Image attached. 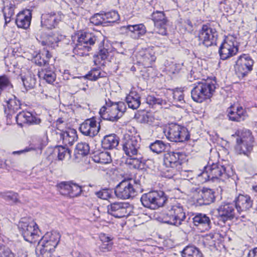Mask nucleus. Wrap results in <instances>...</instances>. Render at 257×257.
I'll return each mask as SVG.
<instances>
[{
    "instance_id": "nucleus-1",
    "label": "nucleus",
    "mask_w": 257,
    "mask_h": 257,
    "mask_svg": "<svg viewBox=\"0 0 257 257\" xmlns=\"http://www.w3.org/2000/svg\"><path fill=\"white\" fill-rule=\"evenodd\" d=\"M182 153L170 152L164 155L163 164L161 169L162 175L165 178H172L182 169Z\"/></svg>"
},
{
    "instance_id": "nucleus-2",
    "label": "nucleus",
    "mask_w": 257,
    "mask_h": 257,
    "mask_svg": "<svg viewBox=\"0 0 257 257\" xmlns=\"http://www.w3.org/2000/svg\"><path fill=\"white\" fill-rule=\"evenodd\" d=\"M61 235L57 231L48 232L39 241L36 252L46 257H50L58 244Z\"/></svg>"
},
{
    "instance_id": "nucleus-3",
    "label": "nucleus",
    "mask_w": 257,
    "mask_h": 257,
    "mask_svg": "<svg viewBox=\"0 0 257 257\" xmlns=\"http://www.w3.org/2000/svg\"><path fill=\"white\" fill-rule=\"evenodd\" d=\"M142 188L139 180L133 179L124 180L116 187L114 193L116 196L121 199H127L136 196Z\"/></svg>"
},
{
    "instance_id": "nucleus-4",
    "label": "nucleus",
    "mask_w": 257,
    "mask_h": 257,
    "mask_svg": "<svg viewBox=\"0 0 257 257\" xmlns=\"http://www.w3.org/2000/svg\"><path fill=\"white\" fill-rule=\"evenodd\" d=\"M215 88V83L211 80L198 81L194 84L191 97L194 101L202 102L212 96Z\"/></svg>"
},
{
    "instance_id": "nucleus-5",
    "label": "nucleus",
    "mask_w": 257,
    "mask_h": 257,
    "mask_svg": "<svg viewBox=\"0 0 257 257\" xmlns=\"http://www.w3.org/2000/svg\"><path fill=\"white\" fill-rule=\"evenodd\" d=\"M233 175V171L229 166L225 167L219 163H212L204 167L201 176L205 181L215 179L224 180Z\"/></svg>"
},
{
    "instance_id": "nucleus-6",
    "label": "nucleus",
    "mask_w": 257,
    "mask_h": 257,
    "mask_svg": "<svg viewBox=\"0 0 257 257\" xmlns=\"http://www.w3.org/2000/svg\"><path fill=\"white\" fill-rule=\"evenodd\" d=\"M125 110L126 106L123 102L113 103L108 99L106 100L105 105L100 108L99 114L104 119L115 121L122 116Z\"/></svg>"
},
{
    "instance_id": "nucleus-7",
    "label": "nucleus",
    "mask_w": 257,
    "mask_h": 257,
    "mask_svg": "<svg viewBox=\"0 0 257 257\" xmlns=\"http://www.w3.org/2000/svg\"><path fill=\"white\" fill-rule=\"evenodd\" d=\"M237 136L235 150L239 154L248 156L252 151L254 138L250 130L246 128L238 130L235 134Z\"/></svg>"
},
{
    "instance_id": "nucleus-8",
    "label": "nucleus",
    "mask_w": 257,
    "mask_h": 257,
    "mask_svg": "<svg viewBox=\"0 0 257 257\" xmlns=\"http://www.w3.org/2000/svg\"><path fill=\"white\" fill-rule=\"evenodd\" d=\"M167 199L163 191H153L144 194L141 201L143 205L151 209H157L162 207Z\"/></svg>"
},
{
    "instance_id": "nucleus-9",
    "label": "nucleus",
    "mask_w": 257,
    "mask_h": 257,
    "mask_svg": "<svg viewBox=\"0 0 257 257\" xmlns=\"http://www.w3.org/2000/svg\"><path fill=\"white\" fill-rule=\"evenodd\" d=\"M18 228L25 240L28 242H35L38 237V225L31 218H22L19 222Z\"/></svg>"
},
{
    "instance_id": "nucleus-10",
    "label": "nucleus",
    "mask_w": 257,
    "mask_h": 257,
    "mask_svg": "<svg viewBox=\"0 0 257 257\" xmlns=\"http://www.w3.org/2000/svg\"><path fill=\"white\" fill-rule=\"evenodd\" d=\"M162 216L165 223L177 226L180 225L186 218L185 213L180 204L172 206L170 209L163 213Z\"/></svg>"
},
{
    "instance_id": "nucleus-11",
    "label": "nucleus",
    "mask_w": 257,
    "mask_h": 257,
    "mask_svg": "<svg viewBox=\"0 0 257 257\" xmlns=\"http://www.w3.org/2000/svg\"><path fill=\"white\" fill-rule=\"evenodd\" d=\"M96 40V37L90 33H81L78 36L73 52L76 55L83 56L85 52L91 50V46L95 44Z\"/></svg>"
},
{
    "instance_id": "nucleus-12",
    "label": "nucleus",
    "mask_w": 257,
    "mask_h": 257,
    "mask_svg": "<svg viewBox=\"0 0 257 257\" xmlns=\"http://www.w3.org/2000/svg\"><path fill=\"white\" fill-rule=\"evenodd\" d=\"M197 37L199 45L208 47L216 45L218 33L210 25H203L198 31Z\"/></svg>"
},
{
    "instance_id": "nucleus-13",
    "label": "nucleus",
    "mask_w": 257,
    "mask_h": 257,
    "mask_svg": "<svg viewBox=\"0 0 257 257\" xmlns=\"http://www.w3.org/2000/svg\"><path fill=\"white\" fill-rule=\"evenodd\" d=\"M141 138L139 135L125 134L123 139L122 148L125 155L129 157L141 153Z\"/></svg>"
},
{
    "instance_id": "nucleus-14",
    "label": "nucleus",
    "mask_w": 257,
    "mask_h": 257,
    "mask_svg": "<svg viewBox=\"0 0 257 257\" xmlns=\"http://www.w3.org/2000/svg\"><path fill=\"white\" fill-rule=\"evenodd\" d=\"M164 133L171 142H183L189 140L190 137L186 127L176 123L170 124Z\"/></svg>"
},
{
    "instance_id": "nucleus-15",
    "label": "nucleus",
    "mask_w": 257,
    "mask_h": 257,
    "mask_svg": "<svg viewBox=\"0 0 257 257\" xmlns=\"http://www.w3.org/2000/svg\"><path fill=\"white\" fill-rule=\"evenodd\" d=\"M238 51V45L235 38L227 36L219 49L221 59L225 60L235 55Z\"/></svg>"
},
{
    "instance_id": "nucleus-16",
    "label": "nucleus",
    "mask_w": 257,
    "mask_h": 257,
    "mask_svg": "<svg viewBox=\"0 0 257 257\" xmlns=\"http://www.w3.org/2000/svg\"><path fill=\"white\" fill-rule=\"evenodd\" d=\"M254 61L246 54L240 56L236 61L234 69L239 77H243L252 69Z\"/></svg>"
},
{
    "instance_id": "nucleus-17",
    "label": "nucleus",
    "mask_w": 257,
    "mask_h": 257,
    "mask_svg": "<svg viewBox=\"0 0 257 257\" xmlns=\"http://www.w3.org/2000/svg\"><path fill=\"white\" fill-rule=\"evenodd\" d=\"M57 189L64 196L73 198L79 196L82 192L81 187L72 181L61 182L57 184Z\"/></svg>"
},
{
    "instance_id": "nucleus-18",
    "label": "nucleus",
    "mask_w": 257,
    "mask_h": 257,
    "mask_svg": "<svg viewBox=\"0 0 257 257\" xmlns=\"http://www.w3.org/2000/svg\"><path fill=\"white\" fill-rule=\"evenodd\" d=\"M234 202L237 213L239 214H242L241 217H244L245 213L252 208L253 205V200L248 195L239 194Z\"/></svg>"
},
{
    "instance_id": "nucleus-19",
    "label": "nucleus",
    "mask_w": 257,
    "mask_h": 257,
    "mask_svg": "<svg viewBox=\"0 0 257 257\" xmlns=\"http://www.w3.org/2000/svg\"><path fill=\"white\" fill-rule=\"evenodd\" d=\"M136 58L139 63L145 67H150L155 61V52L152 48H142L136 54Z\"/></svg>"
},
{
    "instance_id": "nucleus-20",
    "label": "nucleus",
    "mask_w": 257,
    "mask_h": 257,
    "mask_svg": "<svg viewBox=\"0 0 257 257\" xmlns=\"http://www.w3.org/2000/svg\"><path fill=\"white\" fill-rule=\"evenodd\" d=\"M217 218L225 223L236 217L234 205L230 203L221 204L217 209Z\"/></svg>"
},
{
    "instance_id": "nucleus-21",
    "label": "nucleus",
    "mask_w": 257,
    "mask_h": 257,
    "mask_svg": "<svg viewBox=\"0 0 257 257\" xmlns=\"http://www.w3.org/2000/svg\"><path fill=\"white\" fill-rule=\"evenodd\" d=\"M131 207L124 202H115L107 206L108 213L116 218H122L130 214Z\"/></svg>"
},
{
    "instance_id": "nucleus-22",
    "label": "nucleus",
    "mask_w": 257,
    "mask_h": 257,
    "mask_svg": "<svg viewBox=\"0 0 257 257\" xmlns=\"http://www.w3.org/2000/svg\"><path fill=\"white\" fill-rule=\"evenodd\" d=\"M64 18V15L61 12L43 15L41 17V25L47 29H52L55 28Z\"/></svg>"
},
{
    "instance_id": "nucleus-23",
    "label": "nucleus",
    "mask_w": 257,
    "mask_h": 257,
    "mask_svg": "<svg viewBox=\"0 0 257 257\" xmlns=\"http://www.w3.org/2000/svg\"><path fill=\"white\" fill-rule=\"evenodd\" d=\"M99 130L100 125H97V121L94 117L87 119L79 127V130L83 135L90 138L96 136Z\"/></svg>"
},
{
    "instance_id": "nucleus-24",
    "label": "nucleus",
    "mask_w": 257,
    "mask_h": 257,
    "mask_svg": "<svg viewBox=\"0 0 257 257\" xmlns=\"http://www.w3.org/2000/svg\"><path fill=\"white\" fill-rule=\"evenodd\" d=\"M152 19L154 23L156 33L166 35L167 19L163 12L156 11L152 14Z\"/></svg>"
},
{
    "instance_id": "nucleus-25",
    "label": "nucleus",
    "mask_w": 257,
    "mask_h": 257,
    "mask_svg": "<svg viewBox=\"0 0 257 257\" xmlns=\"http://www.w3.org/2000/svg\"><path fill=\"white\" fill-rule=\"evenodd\" d=\"M195 191L198 193V197L196 200L199 205H209L215 200L214 192L211 189L207 188H197L195 189Z\"/></svg>"
},
{
    "instance_id": "nucleus-26",
    "label": "nucleus",
    "mask_w": 257,
    "mask_h": 257,
    "mask_svg": "<svg viewBox=\"0 0 257 257\" xmlns=\"http://www.w3.org/2000/svg\"><path fill=\"white\" fill-rule=\"evenodd\" d=\"M192 219L194 225L201 232L208 231L211 228V219L206 214L197 213L195 214Z\"/></svg>"
},
{
    "instance_id": "nucleus-27",
    "label": "nucleus",
    "mask_w": 257,
    "mask_h": 257,
    "mask_svg": "<svg viewBox=\"0 0 257 257\" xmlns=\"http://www.w3.org/2000/svg\"><path fill=\"white\" fill-rule=\"evenodd\" d=\"M38 75L40 79L49 84L53 83L56 78L55 68L52 65L43 66L39 70Z\"/></svg>"
},
{
    "instance_id": "nucleus-28",
    "label": "nucleus",
    "mask_w": 257,
    "mask_h": 257,
    "mask_svg": "<svg viewBox=\"0 0 257 257\" xmlns=\"http://www.w3.org/2000/svg\"><path fill=\"white\" fill-rule=\"evenodd\" d=\"M229 120L234 121H241L247 116L246 111L241 106H231L227 109Z\"/></svg>"
},
{
    "instance_id": "nucleus-29",
    "label": "nucleus",
    "mask_w": 257,
    "mask_h": 257,
    "mask_svg": "<svg viewBox=\"0 0 257 257\" xmlns=\"http://www.w3.org/2000/svg\"><path fill=\"white\" fill-rule=\"evenodd\" d=\"M31 19V11L30 10H26L17 15L16 24L18 27L26 29L30 25Z\"/></svg>"
},
{
    "instance_id": "nucleus-30",
    "label": "nucleus",
    "mask_w": 257,
    "mask_h": 257,
    "mask_svg": "<svg viewBox=\"0 0 257 257\" xmlns=\"http://www.w3.org/2000/svg\"><path fill=\"white\" fill-rule=\"evenodd\" d=\"M60 138L63 144L67 146H71L77 139V132L74 129L69 128L60 133Z\"/></svg>"
},
{
    "instance_id": "nucleus-31",
    "label": "nucleus",
    "mask_w": 257,
    "mask_h": 257,
    "mask_svg": "<svg viewBox=\"0 0 257 257\" xmlns=\"http://www.w3.org/2000/svg\"><path fill=\"white\" fill-rule=\"evenodd\" d=\"M51 57L52 55L49 51L44 49L41 52L36 54L33 57L32 61L39 66H49L47 64Z\"/></svg>"
},
{
    "instance_id": "nucleus-32",
    "label": "nucleus",
    "mask_w": 257,
    "mask_h": 257,
    "mask_svg": "<svg viewBox=\"0 0 257 257\" xmlns=\"http://www.w3.org/2000/svg\"><path fill=\"white\" fill-rule=\"evenodd\" d=\"M5 102L6 104L5 106L7 107L5 111H9L10 114L15 113L21 108V103L15 95H12L9 98H6Z\"/></svg>"
},
{
    "instance_id": "nucleus-33",
    "label": "nucleus",
    "mask_w": 257,
    "mask_h": 257,
    "mask_svg": "<svg viewBox=\"0 0 257 257\" xmlns=\"http://www.w3.org/2000/svg\"><path fill=\"white\" fill-rule=\"evenodd\" d=\"M126 30L130 33L131 36L135 39H139L146 32V27L143 24L127 25Z\"/></svg>"
},
{
    "instance_id": "nucleus-34",
    "label": "nucleus",
    "mask_w": 257,
    "mask_h": 257,
    "mask_svg": "<svg viewBox=\"0 0 257 257\" xmlns=\"http://www.w3.org/2000/svg\"><path fill=\"white\" fill-rule=\"evenodd\" d=\"M140 95L136 91L132 90L125 97V101L129 108L136 109L141 104Z\"/></svg>"
},
{
    "instance_id": "nucleus-35",
    "label": "nucleus",
    "mask_w": 257,
    "mask_h": 257,
    "mask_svg": "<svg viewBox=\"0 0 257 257\" xmlns=\"http://www.w3.org/2000/svg\"><path fill=\"white\" fill-rule=\"evenodd\" d=\"M119 144V139L115 134L105 136L102 141V146L106 150L115 148Z\"/></svg>"
},
{
    "instance_id": "nucleus-36",
    "label": "nucleus",
    "mask_w": 257,
    "mask_h": 257,
    "mask_svg": "<svg viewBox=\"0 0 257 257\" xmlns=\"http://www.w3.org/2000/svg\"><path fill=\"white\" fill-rule=\"evenodd\" d=\"M64 38L62 35H59L57 33H53L52 35H49L47 36L45 40L41 41V44L43 46H48L52 48H55L57 46V43Z\"/></svg>"
},
{
    "instance_id": "nucleus-37",
    "label": "nucleus",
    "mask_w": 257,
    "mask_h": 257,
    "mask_svg": "<svg viewBox=\"0 0 257 257\" xmlns=\"http://www.w3.org/2000/svg\"><path fill=\"white\" fill-rule=\"evenodd\" d=\"M145 159H144L140 153L138 155H135V156L130 157L127 159L126 162L127 164L132 167L137 169H143L144 168L145 164Z\"/></svg>"
},
{
    "instance_id": "nucleus-38",
    "label": "nucleus",
    "mask_w": 257,
    "mask_h": 257,
    "mask_svg": "<svg viewBox=\"0 0 257 257\" xmlns=\"http://www.w3.org/2000/svg\"><path fill=\"white\" fill-rule=\"evenodd\" d=\"M101 244L99 246V248L103 252H107L111 250L113 243L112 242V238L107 236L104 233H101L99 236Z\"/></svg>"
},
{
    "instance_id": "nucleus-39",
    "label": "nucleus",
    "mask_w": 257,
    "mask_h": 257,
    "mask_svg": "<svg viewBox=\"0 0 257 257\" xmlns=\"http://www.w3.org/2000/svg\"><path fill=\"white\" fill-rule=\"evenodd\" d=\"M17 123L22 125L25 123H31L34 119V116L28 111H22L19 112L16 117Z\"/></svg>"
},
{
    "instance_id": "nucleus-40",
    "label": "nucleus",
    "mask_w": 257,
    "mask_h": 257,
    "mask_svg": "<svg viewBox=\"0 0 257 257\" xmlns=\"http://www.w3.org/2000/svg\"><path fill=\"white\" fill-rule=\"evenodd\" d=\"M182 257H203L198 248L193 246H186L182 251Z\"/></svg>"
},
{
    "instance_id": "nucleus-41",
    "label": "nucleus",
    "mask_w": 257,
    "mask_h": 257,
    "mask_svg": "<svg viewBox=\"0 0 257 257\" xmlns=\"http://www.w3.org/2000/svg\"><path fill=\"white\" fill-rule=\"evenodd\" d=\"M106 76V73L102 71L100 68H94L88 72L85 77L91 81H96L99 78L104 77Z\"/></svg>"
},
{
    "instance_id": "nucleus-42",
    "label": "nucleus",
    "mask_w": 257,
    "mask_h": 257,
    "mask_svg": "<svg viewBox=\"0 0 257 257\" xmlns=\"http://www.w3.org/2000/svg\"><path fill=\"white\" fill-rule=\"evenodd\" d=\"M54 152L57 153V157L59 160H63L65 158H71V152L68 149L62 146L56 147Z\"/></svg>"
},
{
    "instance_id": "nucleus-43",
    "label": "nucleus",
    "mask_w": 257,
    "mask_h": 257,
    "mask_svg": "<svg viewBox=\"0 0 257 257\" xmlns=\"http://www.w3.org/2000/svg\"><path fill=\"white\" fill-rule=\"evenodd\" d=\"M167 147V144H165L161 140H157L150 145L151 151L157 154H160L164 152Z\"/></svg>"
},
{
    "instance_id": "nucleus-44",
    "label": "nucleus",
    "mask_w": 257,
    "mask_h": 257,
    "mask_svg": "<svg viewBox=\"0 0 257 257\" xmlns=\"http://www.w3.org/2000/svg\"><path fill=\"white\" fill-rule=\"evenodd\" d=\"M94 161L95 162L107 164L111 162V158L110 153L107 151L100 152L97 155L94 156Z\"/></svg>"
},
{
    "instance_id": "nucleus-45",
    "label": "nucleus",
    "mask_w": 257,
    "mask_h": 257,
    "mask_svg": "<svg viewBox=\"0 0 257 257\" xmlns=\"http://www.w3.org/2000/svg\"><path fill=\"white\" fill-rule=\"evenodd\" d=\"M146 103L150 106L154 107L156 106H161L166 104V101L161 98H157L153 95H148L146 99Z\"/></svg>"
},
{
    "instance_id": "nucleus-46",
    "label": "nucleus",
    "mask_w": 257,
    "mask_h": 257,
    "mask_svg": "<svg viewBox=\"0 0 257 257\" xmlns=\"http://www.w3.org/2000/svg\"><path fill=\"white\" fill-rule=\"evenodd\" d=\"M13 87L10 78L6 75H3L0 76V90L1 91L4 89H10Z\"/></svg>"
},
{
    "instance_id": "nucleus-47",
    "label": "nucleus",
    "mask_w": 257,
    "mask_h": 257,
    "mask_svg": "<svg viewBox=\"0 0 257 257\" xmlns=\"http://www.w3.org/2000/svg\"><path fill=\"white\" fill-rule=\"evenodd\" d=\"M14 9L15 6L12 4L4 7L3 13L6 24L10 22L11 18L14 15Z\"/></svg>"
},
{
    "instance_id": "nucleus-48",
    "label": "nucleus",
    "mask_w": 257,
    "mask_h": 257,
    "mask_svg": "<svg viewBox=\"0 0 257 257\" xmlns=\"http://www.w3.org/2000/svg\"><path fill=\"white\" fill-rule=\"evenodd\" d=\"M103 15L105 19V23H114L119 20V15L116 11H110L107 13L103 12Z\"/></svg>"
},
{
    "instance_id": "nucleus-49",
    "label": "nucleus",
    "mask_w": 257,
    "mask_h": 257,
    "mask_svg": "<svg viewBox=\"0 0 257 257\" xmlns=\"http://www.w3.org/2000/svg\"><path fill=\"white\" fill-rule=\"evenodd\" d=\"M21 78L26 89L32 88L35 85L36 79L31 75L21 76Z\"/></svg>"
},
{
    "instance_id": "nucleus-50",
    "label": "nucleus",
    "mask_w": 257,
    "mask_h": 257,
    "mask_svg": "<svg viewBox=\"0 0 257 257\" xmlns=\"http://www.w3.org/2000/svg\"><path fill=\"white\" fill-rule=\"evenodd\" d=\"M1 195L3 198L10 203H16L18 201V194L13 192L2 193Z\"/></svg>"
},
{
    "instance_id": "nucleus-51",
    "label": "nucleus",
    "mask_w": 257,
    "mask_h": 257,
    "mask_svg": "<svg viewBox=\"0 0 257 257\" xmlns=\"http://www.w3.org/2000/svg\"><path fill=\"white\" fill-rule=\"evenodd\" d=\"M76 151L77 153L82 156L87 155L90 150V147L89 145L86 143H79L76 146Z\"/></svg>"
},
{
    "instance_id": "nucleus-52",
    "label": "nucleus",
    "mask_w": 257,
    "mask_h": 257,
    "mask_svg": "<svg viewBox=\"0 0 257 257\" xmlns=\"http://www.w3.org/2000/svg\"><path fill=\"white\" fill-rule=\"evenodd\" d=\"M90 22L94 25L98 26L105 23V19L103 15V12L94 14L90 18Z\"/></svg>"
},
{
    "instance_id": "nucleus-53",
    "label": "nucleus",
    "mask_w": 257,
    "mask_h": 257,
    "mask_svg": "<svg viewBox=\"0 0 257 257\" xmlns=\"http://www.w3.org/2000/svg\"><path fill=\"white\" fill-rule=\"evenodd\" d=\"M95 194L98 198L104 200H107L111 197L110 191L106 189L96 192Z\"/></svg>"
},
{
    "instance_id": "nucleus-54",
    "label": "nucleus",
    "mask_w": 257,
    "mask_h": 257,
    "mask_svg": "<svg viewBox=\"0 0 257 257\" xmlns=\"http://www.w3.org/2000/svg\"><path fill=\"white\" fill-rule=\"evenodd\" d=\"M108 55V52L107 49L104 48H99L98 53L97 55L98 58H100L102 60H105L106 59Z\"/></svg>"
},
{
    "instance_id": "nucleus-55",
    "label": "nucleus",
    "mask_w": 257,
    "mask_h": 257,
    "mask_svg": "<svg viewBox=\"0 0 257 257\" xmlns=\"http://www.w3.org/2000/svg\"><path fill=\"white\" fill-rule=\"evenodd\" d=\"M182 65L181 63H173L170 67L169 71L172 73H178L182 69Z\"/></svg>"
},
{
    "instance_id": "nucleus-56",
    "label": "nucleus",
    "mask_w": 257,
    "mask_h": 257,
    "mask_svg": "<svg viewBox=\"0 0 257 257\" xmlns=\"http://www.w3.org/2000/svg\"><path fill=\"white\" fill-rule=\"evenodd\" d=\"M43 146L42 144H40L38 146H37L35 148H34L33 149L34 150H41L43 149ZM32 149H33L32 148H28V149H25L24 150H20V151H14V152H13V154H14V155H16V154L20 155V154H21L22 153L29 152V151H31Z\"/></svg>"
},
{
    "instance_id": "nucleus-57",
    "label": "nucleus",
    "mask_w": 257,
    "mask_h": 257,
    "mask_svg": "<svg viewBox=\"0 0 257 257\" xmlns=\"http://www.w3.org/2000/svg\"><path fill=\"white\" fill-rule=\"evenodd\" d=\"M173 97L174 99L181 102L184 99V95L182 91L176 90L173 93Z\"/></svg>"
},
{
    "instance_id": "nucleus-58",
    "label": "nucleus",
    "mask_w": 257,
    "mask_h": 257,
    "mask_svg": "<svg viewBox=\"0 0 257 257\" xmlns=\"http://www.w3.org/2000/svg\"><path fill=\"white\" fill-rule=\"evenodd\" d=\"M143 120L144 122L151 124L155 120V118L152 114H147L143 116Z\"/></svg>"
},
{
    "instance_id": "nucleus-59",
    "label": "nucleus",
    "mask_w": 257,
    "mask_h": 257,
    "mask_svg": "<svg viewBox=\"0 0 257 257\" xmlns=\"http://www.w3.org/2000/svg\"><path fill=\"white\" fill-rule=\"evenodd\" d=\"M184 27L185 30L189 33L193 31V24L190 20H187L184 22Z\"/></svg>"
},
{
    "instance_id": "nucleus-60",
    "label": "nucleus",
    "mask_w": 257,
    "mask_h": 257,
    "mask_svg": "<svg viewBox=\"0 0 257 257\" xmlns=\"http://www.w3.org/2000/svg\"><path fill=\"white\" fill-rule=\"evenodd\" d=\"M2 255V257H14V253L9 248L4 249Z\"/></svg>"
},
{
    "instance_id": "nucleus-61",
    "label": "nucleus",
    "mask_w": 257,
    "mask_h": 257,
    "mask_svg": "<svg viewBox=\"0 0 257 257\" xmlns=\"http://www.w3.org/2000/svg\"><path fill=\"white\" fill-rule=\"evenodd\" d=\"M248 257H257V247H255L249 250Z\"/></svg>"
},
{
    "instance_id": "nucleus-62",
    "label": "nucleus",
    "mask_w": 257,
    "mask_h": 257,
    "mask_svg": "<svg viewBox=\"0 0 257 257\" xmlns=\"http://www.w3.org/2000/svg\"><path fill=\"white\" fill-rule=\"evenodd\" d=\"M18 257H27V253L23 249H20L17 252Z\"/></svg>"
},
{
    "instance_id": "nucleus-63",
    "label": "nucleus",
    "mask_w": 257,
    "mask_h": 257,
    "mask_svg": "<svg viewBox=\"0 0 257 257\" xmlns=\"http://www.w3.org/2000/svg\"><path fill=\"white\" fill-rule=\"evenodd\" d=\"M41 121V120L40 118L34 116V119L33 120V122H31V123L38 124L40 123Z\"/></svg>"
},
{
    "instance_id": "nucleus-64",
    "label": "nucleus",
    "mask_w": 257,
    "mask_h": 257,
    "mask_svg": "<svg viewBox=\"0 0 257 257\" xmlns=\"http://www.w3.org/2000/svg\"><path fill=\"white\" fill-rule=\"evenodd\" d=\"M64 78L66 79H69V71L65 70L64 72Z\"/></svg>"
}]
</instances>
